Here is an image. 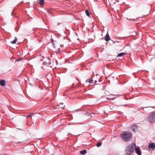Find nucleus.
Listing matches in <instances>:
<instances>
[{
  "mask_svg": "<svg viewBox=\"0 0 155 155\" xmlns=\"http://www.w3.org/2000/svg\"><path fill=\"white\" fill-rule=\"evenodd\" d=\"M155 119V111L151 113L148 117V120L152 122L153 119Z\"/></svg>",
  "mask_w": 155,
  "mask_h": 155,
  "instance_id": "nucleus-3",
  "label": "nucleus"
},
{
  "mask_svg": "<svg viewBox=\"0 0 155 155\" xmlns=\"http://www.w3.org/2000/svg\"><path fill=\"white\" fill-rule=\"evenodd\" d=\"M110 100H114V99H115V98H110Z\"/></svg>",
  "mask_w": 155,
  "mask_h": 155,
  "instance_id": "nucleus-17",
  "label": "nucleus"
},
{
  "mask_svg": "<svg viewBox=\"0 0 155 155\" xmlns=\"http://www.w3.org/2000/svg\"><path fill=\"white\" fill-rule=\"evenodd\" d=\"M135 150L136 153L138 155H141V152L139 147H136L135 148Z\"/></svg>",
  "mask_w": 155,
  "mask_h": 155,
  "instance_id": "nucleus-4",
  "label": "nucleus"
},
{
  "mask_svg": "<svg viewBox=\"0 0 155 155\" xmlns=\"http://www.w3.org/2000/svg\"><path fill=\"white\" fill-rule=\"evenodd\" d=\"M148 148L153 149L155 148V144L153 143H150L148 146Z\"/></svg>",
  "mask_w": 155,
  "mask_h": 155,
  "instance_id": "nucleus-5",
  "label": "nucleus"
},
{
  "mask_svg": "<svg viewBox=\"0 0 155 155\" xmlns=\"http://www.w3.org/2000/svg\"><path fill=\"white\" fill-rule=\"evenodd\" d=\"M121 139L125 142H128L130 141L132 137L131 133L129 131H124L122 132L121 135Z\"/></svg>",
  "mask_w": 155,
  "mask_h": 155,
  "instance_id": "nucleus-1",
  "label": "nucleus"
},
{
  "mask_svg": "<svg viewBox=\"0 0 155 155\" xmlns=\"http://www.w3.org/2000/svg\"><path fill=\"white\" fill-rule=\"evenodd\" d=\"M17 38H15V40L14 41H12L11 42V43H12L13 44H15L16 43V42L17 41Z\"/></svg>",
  "mask_w": 155,
  "mask_h": 155,
  "instance_id": "nucleus-12",
  "label": "nucleus"
},
{
  "mask_svg": "<svg viewBox=\"0 0 155 155\" xmlns=\"http://www.w3.org/2000/svg\"><path fill=\"white\" fill-rule=\"evenodd\" d=\"M34 114H31V115H28V117H31V115H34Z\"/></svg>",
  "mask_w": 155,
  "mask_h": 155,
  "instance_id": "nucleus-16",
  "label": "nucleus"
},
{
  "mask_svg": "<svg viewBox=\"0 0 155 155\" xmlns=\"http://www.w3.org/2000/svg\"><path fill=\"white\" fill-rule=\"evenodd\" d=\"M131 129L133 131L135 132V130L137 129V126L136 125H134L131 127Z\"/></svg>",
  "mask_w": 155,
  "mask_h": 155,
  "instance_id": "nucleus-7",
  "label": "nucleus"
},
{
  "mask_svg": "<svg viewBox=\"0 0 155 155\" xmlns=\"http://www.w3.org/2000/svg\"><path fill=\"white\" fill-rule=\"evenodd\" d=\"M44 0H39V4L40 5H42L44 4Z\"/></svg>",
  "mask_w": 155,
  "mask_h": 155,
  "instance_id": "nucleus-9",
  "label": "nucleus"
},
{
  "mask_svg": "<svg viewBox=\"0 0 155 155\" xmlns=\"http://www.w3.org/2000/svg\"><path fill=\"white\" fill-rule=\"evenodd\" d=\"M86 150H84L80 151V153L81 154L84 155L86 153Z\"/></svg>",
  "mask_w": 155,
  "mask_h": 155,
  "instance_id": "nucleus-10",
  "label": "nucleus"
},
{
  "mask_svg": "<svg viewBox=\"0 0 155 155\" xmlns=\"http://www.w3.org/2000/svg\"><path fill=\"white\" fill-rule=\"evenodd\" d=\"M136 145L134 143H131L127 147L126 150V154H130L134 151V148H135Z\"/></svg>",
  "mask_w": 155,
  "mask_h": 155,
  "instance_id": "nucleus-2",
  "label": "nucleus"
},
{
  "mask_svg": "<svg viewBox=\"0 0 155 155\" xmlns=\"http://www.w3.org/2000/svg\"><path fill=\"white\" fill-rule=\"evenodd\" d=\"M110 38L107 32L105 36V40L106 41H108L110 40Z\"/></svg>",
  "mask_w": 155,
  "mask_h": 155,
  "instance_id": "nucleus-6",
  "label": "nucleus"
},
{
  "mask_svg": "<svg viewBox=\"0 0 155 155\" xmlns=\"http://www.w3.org/2000/svg\"><path fill=\"white\" fill-rule=\"evenodd\" d=\"M20 60V59H19V60H18L17 61H19Z\"/></svg>",
  "mask_w": 155,
  "mask_h": 155,
  "instance_id": "nucleus-18",
  "label": "nucleus"
},
{
  "mask_svg": "<svg viewBox=\"0 0 155 155\" xmlns=\"http://www.w3.org/2000/svg\"><path fill=\"white\" fill-rule=\"evenodd\" d=\"M85 13L87 16H89L90 13H89V12L87 10H86L85 11Z\"/></svg>",
  "mask_w": 155,
  "mask_h": 155,
  "instance_id": "nucleus-14",
  "label": "nucleus"
},
{
  "mask_svg": "<svg viewBox=\"0 0 155 155\" xmlns=\"http://www.w3.org/2000/svg\"><path fill=\"white\" fill-rule=\"evenodd\" d=\"M0 85L3 86L5 85V81L4 80H2L0 81Z\"/></svg>",
  "mask_w": 155,
  "mask_h": 155,
  "instance_id": "nucleus-8",
  "label": "nucleus"
},
{
  "mask_svg": "<svg viewBox=\"0 0 155 155\" xmlns=\"http://www.w3.org/2000/svg\"><path fill=\"white\" fill-rule=\"evenodd\" d=\"M124 54V53H121L120 54H119L117 55V57H120L123 56Z\"/></svg>",
  "mask_w": 155,
  "mask_h": 155,
  "instance_id": "nucleus-13",
  "label": "nucleus"
},
{
  "mask_svg": "<svg viewBox=\"0 0 155 155\" xmlns=\"http://www.w3.org/2000/svg\"><path fill=\"white\" fill-rule=\"evenodd\" d=\"M127 155H130V154H127Z\"/></svg>",
  "mask_w": 155,
  "mask_h": 155,
  "instance_id": "nucleus-19",
  "label": "nucleus"
},
{
  "mask_svg": "<svg viewBox=\"0 0 155 155\" xmlns=\"http://www.w3.org/2000/svg\"><path fill=\"white\" fill-rule=\"evenodd\" d=\"M92 80H93L92 79V78H90L89 79L87 80L86 81V82H89V83H91L92 82Z\"/></svg>",
  "mask_w": 155,
  "mask_h": 155,
  "instance_id": "nucleus-11",
  "label": "nucleus"
},
{
  "mask_svg": "<svg viewBox=\"0 0 155 155\" xmlns=\"http://www.w3.org/2000/svg\"><path fill=\"white\" fill-rule=\"evenodd\" d=\"M101 145V143H98L97 144V147H100Z\"/></svg>",
  "mask_w": 155,
  "mask_h": 155,
  "instance_id": "nucleus-15",
  "label": "nucleus"
}]
</instances>
